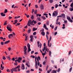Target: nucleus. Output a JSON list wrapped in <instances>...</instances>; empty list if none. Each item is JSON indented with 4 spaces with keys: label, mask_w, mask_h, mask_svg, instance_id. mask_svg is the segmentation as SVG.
<instances>
[{
    "label": "nucleus",
    "mask_w": 73,
    "mask_h": 73,
    "mask_svg": "<svg viewBox=\"0 0 73 73\" xmlns=\"http://www.w3.org/2000/svg\"><path fill=\"white\" fill-rule=\"evenodd\" d=\"M12 28V26L10 25H8L7 26V28L8 31H10V32L12 31V29L11 28Z\"/></svg>",
    "instance_id": "1"
},
{
    "label": "nucleus",
    "mask_w": 73,
    "mask_h": 73,
    "mask_svg": "<svg viewBox=\"0 0 73 73\" xmlns=\"http://www.w3.org/2000/svg\"><path fill=\"white\" fill-rule=\"evenodd\" d=\"M10 71L11 73H13L14 72H17V68L16 67L14 68H13L12 69H10Z\"/></svg>",
    "instance_id": "2"
},
{
    "label": "nucleus",
    "mask_w": 73,
    "mask_h": 73,
    "mask_svg": "<svg viewBox=\"0 0 73 73\" xmlns=\"http://www.w3.org/2000/svg\"><path fill=\"white\" fill-rule=\"evenodd\" d=\"M58 15V13L56 11H55L53 12L52 13V16L53 17L54 16L56 17V16H57V15Z\"/></svg>",
    "instance_id": "3"
},
{
    "label": "nucleus",
    "mask_w": 73,
    "mask_h": 73,
    "mask_svg": "<svg viewBox=\"0 0 73 73\" xmlns=\"http://www.w3.org/2000/svg\"><path fill=\"white\" fill-rule=\"evenodd\" d=\"M27 47L28 48V52H29L30 51H31V49L30 48L31 45L29 44V43H28L27 44Z\"/></svg>",
    "instance_id": "4"
},
{
    "label": "nucleus",
    "mask_w": 73,
    "mask_h": 73,
    "mask_svg": "<svg viewBox=\"0 0 73 73\" xmlns=\"http://www.w3.org/2000/svg\"><path fill=\"white\" fill-rule=\"evenodd\" d=\"M35 67L36 68V69H37L38 68V66H37V62L36 61V58H35Z\"/></svg>",
    "instance_id": "5"
},
{
    "label": "nucleus",
    "mask_w": 73,
    "mask_h": 73,
    "mask_svg": "<svg viewBox=\"0 0 73 73\" xmlns=\"http://www.w3.org/2000/svg\"><path fill=\"white\" fill-rule=\"evenodd\" d=\"M70 7H72V8H70V11H73V3H72L70 5Z\"/></svg>",
    "instance_id": "6"
},
{
    "label": "nucleus",
    "mask_w": 73,
    "mask_h": 73,
    "mask_svg": "<svg viewBox=\"0 0 73 73\" xmlns=\"http://www.w3.org/2000/svg\"><path fill=\"white\" fill-rule=\"evenodd\" d=\"M25 66L24 64H22L21 65V69L23 70H24L25 69Z\"/></svg>",
    "instance_id": "7"
},
{
    "label": "nucleus",
    "mask_w": 73,
    "mask_h": 73,
    "mask_svg": "<svg viewBox=\"0 0 73 73\" xmlns=\"http://www.w3.org/2000/svg\"><path fill=\"white\" fill-rule=\"evenodd\" d=\"M30 37L31 38L30 40V41L32 42V41H33V35H31V36H30Z\"/></svg>",
    "instance_id": "8"
},
{
    "label": "nucleus",
    "mask_w": 73,
    "mask_h": 73,
    "mask_svg": "<svg viewBox=\"0 0 73 73\" xmlns=\"http://www.w3.org/2000/svg\"><path fill=\"white\" fill-rule=\"evenodd\" d=\"M22 58H21L20 57L18 58V62L19 63H20L21 62L20 61L22 60Z\"/></svg>",
    "instance_id": "9"
},
{
    "label": "nucleus",
    "mask_w": 73,
    "mask_h": 73,
    "mask_svg": "<svg viewBox=\"0 0 73 73\" xmlns=\"http://www.w3.org/2000/svg\"><path fill=\"white\" fill-rule=\"evenodd\" d=\"M46 34H47V35H46V37L47 38V40H48V36L47 35H49V33L48 31H47L46 32Z\"/></svg>",
    "instance_id": "10"
},
{
    "label": "nucleus",
    "mask_w": 73,
    "mask_h": 73,
    "mask_svg": "<svg viewBox=\"0 0 73 73\" xmlns=\"http://www.w3.org/2000/svg\"><path fill=\"white\" fill-rule=\"evenodd\" d=\"M40 9L41 10H42V9H44V5H41L40 6Z\"/></svg>",
    "instance_id": "11"
},
{
    "label": "nucleus",
    "mask_w": 73,
    "mask_h": 73,
    "mask_svg": "<svg viewBox=\"0 0 73 73\" xmlns=\"http://www.w3.org/2000/svg\"><path fill=\"white\" fill-rule=\"evenodd\" d=\"M42 46V44H41V43H40V44H38V47H40V48H41Z\"/></svg>",
    "instance_id": "12"
},
{
    "label": "nucleus",
    "mask_w": 73,
    "mask_h": 73,
    "mask_svg": "<svg viewBox=\"0 0 73 73\" xmlns=\"http://www.w3.org/2000/svg\"><path fill=\"white\" fill-rule=\"evenodd\" d=\"M61 16H62V18H65V15L64 14H61Z\"/></svg>",
    "instance_id": "13"
},
{
    "label": "nucleus",
    "mask_w": 73,
    "mask_h": 73,
    "mask_svg": "<svg viewBox=\"0 0 73 73\" xmlns=\"http://www.w3.org/2000/svg\"><path fill=\"white\" fill-rule=\"evenodd\" d=\"M9 42H10V40H9L7 41H5L4 42V44H8Z\"/></svg>",
    "instance_id": "14"
},
{
    "label": "nucleus",
    "mask_w": 73,
    "mask_h": 73,
    "mask_svg": "<svg viewBox=\"0 0 73 73\" xmlns=\"http://www.w3.org/2000/svg\"><path fill=\"white\" fill-rule=\"evenodd\" d=\"M1 16L3 17L5 16V14H4L3 13H1Z\"/></svg>",
    "instance_id": "15"
},
{
    "label": "nucleus",
    "mask_w": 73,
    "mask_h": 73,
    "mask_svg": "<svg viewBox=\"0 0 73 73\" xmlns=\"http://www.w3.org/2000/svg\"><path fill=\"white\" fill-rule=\"evenodd\" d=\"M67 19L69 21H70V20H71V18H70V17L68 16L67 17Z\"/></svg>",
    "instance_id": "16"
},
{
    "label": "nucleus",
    "mask_w": 73,
    "mask_h": 73,
    "mask_svg": "<svg viewBox=\"0 0 73 73\" xmlns=\"http://www.w3.org/2000/svg\"><path fill=\"white\" fill-rule=\"evenodd\" d=\"M6 57L7 59H8V60H11V58L9 57V56H6Z\"/></svg>",
    "instance_id": "17"
},
{
    "label": "nucleus",
    "mask_w": 73,
    "mask_h": 73,
    "mask_svg": "<svg viewBox=\"0 0 73 73\" xmlns=\"http://www.w3.org/2000/svg\"><path fill=\"white\" fill-rule=\"evenodd\" d=\"M12 36V37H13V34H10L9 35L8 37H9V38H11V36Z\"/></svg>",
    "instance_id": "18"
},
{
    "label": "nucleus",
    "mask_w": 73,
    "mask_h": 73,
    "mask_svg": "<svg viewBox=\"0 0 73 73\" xmlns=\"http://www.w3.org/2000/svg\"><path fill=\"white\" fill-rule=\"evenodd\" d=\"M1 68H2V69L1 68V70H3V69H4V66H3V64H1Z\"/></svg>",
    "instance_id": "19"
},
{
    "label": "nucleus",
    "mask_w": 73,
    "mask_h": 73,
    "mask_svg": "<svg viewBox=\"0 0 73 73\" xmlns=\"http://www.w3.org/2000/svg\"><path fill=\"white\" fill-rule=\"evenodd\" d=\"M51 73H57V71H56L54 70H53L52 71Z\"/></svg>",
    "instance_id": "20"
},
{
    "label": "nucleus",
    "mask_w": 73,
    "mask_h": 73,
    "mask_svg": "<svg viewBox=\"0 0 73 73\" xmlns=\"http://www.w3.org/2000/svg\"><path fill=\"white\" fill-rule=\"evenodd\" d=\"M41 34L43 36H45V32H42L41 33Z\"/></svg>",
    "instance_id": "21"
},
{
    "label": "nucleus",
    "mask_w": 73,
    "mask_h": 73,
    "mask_svg": "<svg viewBox=\"0 0 73 73\" xmlns=\"http://www.w3.org/2000/svg\"><path fill=\"white\" fill-rule=\"evenodd\" d=\"M36 30H37V28H35V27L33 28V31H36Z\"/></svg>",
    "instance_id": "22"
},
{
    "label": "nucleus",
    "mask_w": 73,
    "mask_h": 73,
    "mask_svg": "<svg viewBox=\"0 0 73 73\" xmlns=\"http://www.w3.org/2000/svg\"><path fill=\"white\" fill-rule=\"evenodd\" d=\"M37 61L38 62V65L39 66L40 65V62H39V60L38 58H37Z\"/></svg>",
    "instance_id": "23"
},
{
    "label": "nucleus",
    "mask_w": 73,
    "mask_h": 73,
    "mask_svg": "<svg viewBox=\"0 0 73 73\" xmlns=\"http://www.w3.org/2000/svg\"><path fill=\"white\" fill-rule=\"evenodd\" d=\"M27 49H25V50H24V51L25 52L24 54H25V55H26V54H27Z\"/></svg>",
    "instance_id": "24"
},
{
    "label": "nucleus",
    "mask_w": 73,
    "mask_h": 73,
    "mask_svg": "<svg viewBox=\"0 0 73 73\" xmlns=\"http://www.w3.org/2000/svg\"><path fill=\"white\" fill-rule=\"evenodd\" d=\"M7 12H8V11L7 9H5V11L4 12V13H7Z\"/></svg>",
    "instance_id": "25"
},
{
    "label": "nucleus",
    "mask_w": 73,
    "mask_h": 73,
    "mask_svg": "<svg viewBox=\"0 0 73 73\" xmlns=\"http://www.w3.org/2000/svg\"><path fill=\"white\" fill-rule=\"evenodd\" d=\"M31 29L27 31V32L28 33H31Z\"/></svg>",
    "instance_id": "26"
},
{
    "label": "nucleus",
    "mask_w": 73,
    "mask_h": 73,
    "mask_svg": "<svg viewBox=\"0 0 73 73\" xmlns=\"http://www.w3.org/2000/svg\"><path fill=\"white\" fill-rule=\"evenodd\" d=\"M41 17L43 19V20H46V18L44 16Z\"/></svg>",
    "instance_id": "27"
},
{
    "label": "nucleus",
    "mask_w": 73,
    "mask_h": 73,
    "mask_svg": "<svg viewBox=\"0 0 73 73\" xmlns=\"http://www.w3.org/2000/svg\"><path fill=\"white\" fill-rule=\"evenodd\" d=\"M49 2L50 3H52L53 2V0H49Z\"/></svg>",
    "instance_id": "28"
},
{
    "label": "nucleus",
    "mask_w": 73,
    "mask_h": 73,
    "mask_svg": "<svg viewBox=\"0 0 73 73\" xmlns=\"http://www.w3.org/2000/svg\"><path fill=\"white\" fill-rule=\"evenodd\" d=\"M31 19H32V20H33L34 19V16L33 15H32L31 17Z\"/></svg>",
    "instance_id": "29"
},
{
    "label": "nucleus",
    "mask_w": 73,
    "mask_h": 73,
    "mask_svg": "<svg viewBox=\"0 0 73 73\" xmlns=\"http://www.w3.org/2000/svg\"><path fill=\"white\" fill-rule=\"evenodd\" d=\"M50 40H48V46H49V43L50 42Z\"/></svg>",
    "instance_id": "30"
},
{
    "label": "nucleus",
    "mask_w": 73,
    "mask_h": 73,
    "mask_svg": "<svg viewBox=\"0 0 73 73\" xmlns=\"http://www.w3.org/2000/svg\"><path fill=\"white\" fill-rule=\"evenodd\" d=\"M36 33H37L35 32L33 33V35H34V36H36Z\"/></svg>",
    "instance_id": "31"
},
{
    "label": "nucleus",
    "mask_w": 73,
    "mask_h": 73,
    "mask_svg": "<svg viewBox=\"0 0 73 73\" xmlns=\"http://www.w3.org/2000/svg\"><path fill=\"white\" fill-rule=\"evenodd\" d=\"M56 24L58 25V24H60V22H59L58 21H56Z\"/></svg>",
    "instance_id": "32"
},
{
    "label": "nucleus",
    "mask_w": 73,
    "mask_h": 73,
    "mask_svg": "<svg viewBox=\"0 0 73 73\" xmlns=\"http://www.w3.org/2000/svg\"><path fill=\"white\" fill-rule=\"evenodd\" d=\"M72 67H71L69 69V72H71L72 71Z\"/></svg>",
    "instance_id": "33"
},
{
    "label": "nucleus",
    "mask_w": 73,
    "mask_h": 73,
    "mask_svg": "<svg viewBox=\"0 0 73 73\" xmlns=\"http://www.w3.org/2000/svg\"><path fill=\"white\" fill-rule=\"evenodd\" d=\"M46 24L47 25H49V21H47V22H46Z\"/></svg>",
    "instance_id": "34"
},
{
    "label": "nucleus",
    "mask_w": 73,
    "mask_h": 73,
    "mask_svg": "<svg viewBox=\"0 0 73 73\" xmlns=\"http://www.w3.org/2000/svg\"><path fill=\"white\" fill-rule=\"evenodd\" d=\"M46 49H45V47L44 46L43 48H42V50L43 51V52H44V50H45Z\"/></svg>",
    "instance_id": "35"
},
{
    "label": "nucleus",
    "mask_w": 73,
    "mask_h": 73,
    "mask_svg": "<svg viewBox=\"0 0 73 73\" xmlns=\"http://www.w3.org/2000/svg\"><path fill=\"white\" fill-rule=\"evenodd\" d=\"M49 55L50 57H52V56L51 55V51H49Z\"/></svg>",
    "instance_id": "36"
},
{
    "label": "nucleus",
    "mask_w": 73,
    "mask_h": 73,
    "mask_svg": "<svg viewBox=\"0 0 73 73\" xmlns=\"http://www.w3.org/2000/svg\"><path fill=\"white\" fill-rule=\"evenodd\" d=\"M64 23L65 24H66L67 23H68V21L66 20L65 21L64 20Z\"/></svg>",
    "instance_id": "37"
},
{
    "label": "nucleus",
    "mask_w": 73,
    "mask_h": 73,
    "mask_svg": "<svg viewBox=\"0 0 73 73\" xmlns=\"http://www.w3.org/2000/svg\"><path fill=\"white\" fill-rule=\"evenodd\" d=\"M16 68L17 69H19V68H20V65L18 66L17 67H16Z\"/></svg>",
    "instance_id": "38"
},
{
    "label": "nucleus",
    "mask_w": 73,
    "mask_h": 73,
    "mask_svg": "<svg viewBox=\"0 0 73 73\" xmlns=\"http://www.w3.org/2000/svg\"><path fill=\"white\" fill-rule=\"evenodd\" d=\"M37 10H35L34 11V13L35 14V15H36V14H37Z\"/></svg>",
    "instance_id": "39"
},
{
    "label": "nucleus",
    "mask_w": 73,
    "mask_h": 73,
    "mask_svg": "<svg viewBox=\"0 0 73 73\" xmlns=\"http://www.w3.org/2000/svg\"><path fill=\"white\" fill-rule=\"evenodd\" d=\"M24 49L25 50V49H26V50H27V46H24Z\"/></svg>",
    "instance_id": "40"
},
{
    "label": "nucleus",
    "mask_w": 73,
    "mask_h": 73,
    "mask_svg": "<svg viewBox=\"0 0 73 73\" xmlns=\"http://www.w3.org/2000/svg\"><path fill=\"white\" fill-rule=\"evenodd\" d=\"M37 19L38 20V21H41V19L40 17L37 18Z\"/></svg>",
    "instance_id": "41"
},
{
    "label": "nucleus",
    "mask_w": 73,
    "mask_h": 73,
    "mask_svg": "<svg viewBox=\"0 0 73 73\" xmlns=\"http://www.w3.org/2000/svg\"><path fill=\"white\" fill-rule=\"evenodd\" d=\"M18 64V63H17V62H16L14 63V65H16V66H17Z\"/></svg>",
    "instance_id": "42"
},
{
    "label": "nucleus",
    "mask_w": 73,
    "mask_h": 73,
    "mask_svg": "<svg viewBox=\"0 0 73 73\" xmlns=\"http://www.w3.org/2000/svg\"><path fill=\"white\" fill-rule=\"evenodd\" d=\"M2 58L3 60H5L6 59V58H5V56H4Z\"/></svg>",
    "instance_id": "43"
},
{
    "label": "nucleus",
    "mask_w": 73,
    "mask_h": 73,
    "mask_svg": "<svg viewBox=\"0 0 73 73\" xmlns=\"http://www.w3.org/2000/svg\"><path fill=\"white\" fill-rule=\"evenodd\" d=\"M1 44L2 45H4V42H1Z\"/></svg>",
    "instance_id": "44"
},
{
    "label": "nucleus",
    "mask_w": 73,
    "mask_h": 73,
    "mask_svg": "<svg viewBox=\"0 0 73 73\" xmlns=\"http://www.w3.org/2000/svg\"><path fill=\"white\" fill-rule=\"evenodd\" d=\"M26 72L27 73H29L30 72V71L29 70H28L27 71H26Z\"/></svg>",
    "instance_id": "45"
},
{
    "label": "nucleus",
    "mask_w": 73,
    "mask_h": 73,
    "mask_svg": "<svg viewBox=\"0 0 73 73\" xmlns=\"http://www.w3.org/2000/svg\"><path fill=\"white\" fill-rule=\"evenodd\" d=\"M17 20H15L14 21V22L15 23H16V24H17Z\"/></svg>",
    "instance_id": "46"
},
{
    "label": "nucleus",
    "mask_w": 73,
    "mask_h": 73,
    "mask_svg": "<svg viewBox=\"0 0 73 73\" xmlns=\"http://www.w3.org/2000/svg\"><path fill=\"white\" fill-rule=\"evenodd\" d=\"M27 25L29 26V27H30L31 26V25H30V23H27Z\"/></svg>",
    "instance_id": "47"
},
{
    "label": "nucleus",
    "mask_w": 73,
    "mask_h": 73,
    "mask_svg": "<svg viewBox=\"0 0 73 73\" xmlns=\"http://www.w3.org/2000/svg\"><path fill=\"white\" fill-rule=\"evenodd\" d=\"M57 27H56L54 28V31H56L57 30Z\"/></svg>",
    "instance_id": "48"
},
{
    "label": "nucleus",
    "mask_w": 73,
    "mask_h": 73,
    "mask_svg": "<svg viewBox=\"0 0 73 73\" xmlns=\"http://www.w3.org/2000/svg\"><path fill=\"white\" fill-rule=\"evenodd\" d=\"M32 21V20H29L28 21V23H30V22L31 23V22Z\"/></svg>",
    "instance_id": "49"
},
{
    "label": "nucleus",
    "mask_w": 73,
    "mask_h": 73,
    "mask_svg": "<svg viewBox=\"0 0 73 73\" xmlns=\"http://www.w3.org/2000/svg\"><path fill=\"white\" fill-rule=\"evenodd\" d=\"M58 7V5H55V8H57Z\"/></svg>",
    "instance_id": "50"
},
{
    "label": "nucleus",
    "mask_w": 73,
    "mask_h": 73,
    "mask_svg": "<svg viewBox=\"0 0 73 73\" xmlns=\"http://www.w3.org/2000/svg\"><path fill=\"white\" fill-rule=\"evenodd\" d=\"M31 57H32L33 58H34L35 57V56H31Z\"/></svg>",
    "instance_id": "51"
},
{
    "label": "nucleus",
    "mask_w": 73,
    "mask_h": 73,
    "mask_svg": "<svg viewBox=\"0 0 73 73\" xmlns=\"http://www.w3.org/2000/svg\"><path fill=\"white\" fill-rule=\"evenodd\" d=\"M7 72H10V70L9 69H7Z\"/></svg>",
    "instance_id": "52"
},
{
    "label": "nucleus",
    "mask_w": 73,
    "mask_h": 73,
    "mask_svg": "<svg viewBox=\"0 0 73 73\" xmlns=\"http://www.w3.org/2000/svg\"><path fill=\"white\" fill-rule=\"evenodd\" d=\"M46 51H47V52H49V49L48 48H47V49H46Z\"/></svg>",
    "instance_id": "53"
},
{
    "label": "nucleus",
    "mask_w": 73,
    "mask_h": 73,
    "mask_svg": "<svg viewBox=\"0 0 73 73\" xmlns=\"http://www.w3.org/2000/svg\"><path fill=\"white\" fill-rule=\"evenodd\" d=\"M60 68H58V69L57 71V72H60Z\"/></svg>",
    "instance_id": "54"
},
{
    "label": "nucleus",
    "mask_w": 73,
    "mask_h": 73,
    "mask_svg": "<svg viewBox=\"0 0 73 73\" xmlns=\"http://www.w3.org/2000/svg\"><path fill=\"white\" fill-rule=\"evenodd\" d=\"M9 20H11V19H12V17H10L9 16Z\"/></svg>",
    "instance_id": "55"
},
{
    "label": "nucleus",
    "mask_w": 73,
    "mask_h": 73,
    "mask_svg": "<svg viewBox=\"0 0 73 73\" xmlns=\"http://www.w3.org/2000/svg\"><path fill=\"white\" fill-rule=\"evenodd\" d=\"M43 27L44 28H46V25H45V24H44Z\"/></svg>",
    "instance_id": "56"
},
{
    "label": "nucleus",
    "mask_w": 73,
    "mask_h": 73,
    "mask_svg": "<svg viewBox=\"0 0 73 73\" xmlns=\"http://www.w3.org/2000/svg\"><path fill=\"white\" fill-rule=\"evenodd\" d=\"M71 51H70L69 52V53H68V54L69 55H70V53H71Z\"/></svg>",
    "instance_id": "57"
},
{
    "label": "nucleus",
    "mask_w": 73,
    "mask_h": 73,
    "mask_svg": "<svg viewBox=\"0 0 73 73\" xmlns=\"http://www.w3.org/2000/svg\"><path fill=\"white\" fill-rule=\"evenodd\" d=\"M38 58V60L39 59V60H41V59L40 58V56H38V58Z\"/></svg>",
    "instance_id": "58"
},
{
    "label": "nucleus",
    "mask_w": 73,
    "mask_h": 73,
    "mask_svg": "<svg viewBox=\"0 0 73 73\" xmlns=\"http://www.w3.org/2000/svg\"><path fill=\"white\" fill-rule=\"evenodd\" d=\"M39 70L40 71V72H42V69L40 68H39Z\"/></svg>",
    "instance_id": "59"
},
{
    "label": "nucleus",
    "mask_w": 73,
    "mask_h": 73,
    "mask_svg": "<svg viewBox=\"0 0 73 73\" xmlns=\"http://www.w3.org/2000/svg\"><path fill=\"white\" fill-rule=\"evenodd\" d=\"M34 21V24H36V23H37V21Z\"/></svg>",
    "instance_id": "60"
},
{
    "label": "nucleus",
    "mask_w": 73,
    "mask_h": 73,
    "mask_svg": "<svg viewBox=\"0 0 73 73\" xmlns=\"http://www.w3.org/2000/svg\"><path fill=\"white\" fill-rule=\"evenodd\" d=\"M70 21L71 23H73V20L71 19L70 20Z\"/></svg>",
    "instance_id": "61"
},
{
    "label": "nucleus",
    "mask_w": 73,
    "mask_h": 73,
    "mask_svg": "<svg viewBox=\"0 0 73 73\" xmlns=\"http://www.w3.org/2000/svg\"><path fill=\"white\" fill-rule=\"evenodd\" d=\"M42 56H44L46 54V53H42Z\"/></svg>",
    "instance_id": "62"
},
{
    "label": "nucleus",
    "mask_w": 73,
    "mask_h": 73,
    "mask_svg": "<svg viewBox=\"0 0 73 73\" xmlns=\"http://www.w3.org/2000/svg\"><path fill=\"white\" fill-rule=\"evenodd\" d=\"M12 60L13 61H15V58H13Z\"/></svg>",
    "instance_id": "63"
},
{
    "label": "nucleus",
    "mask_w": 73,
    "mask_h": 73,
    "mask_svg": "<svg viewBox=\"0 0 73 73\" xmlns=\"http://www.w3.org/2000/svg\"><path fill=\"white\" fill-rule=\"evenodd\" d=\"M34 53V51H31V54H33Z\"/></svg>",
    "instance_id": "64"
}]
</instances>
